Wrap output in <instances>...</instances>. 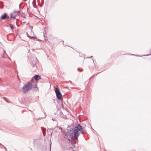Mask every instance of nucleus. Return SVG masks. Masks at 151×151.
Wrapping results in <instances>:
<instances>
[{"instance_id": "1", "label": "nucleus", "mask_w": 151, "mask_h": 151, "mask_svg": "<svg viewBox=\"0 0 151 151\" xmlns=\"http://www.w3.org/2000/svg\"><path fill=\"white\" fill-rule=\"evenodd\" d=\"M85 130L79 124L76 125L73 128L72 132V134L70 135L69 136L70 137L74 136V138L76 140L78 138V136L80 134H83L84 133Z\"/></svg>"}, {"instance_id": "2", "label": "nucleus", "mask_w": 151, "mask_h": 151, "mask_svg": "<svg viewBox=\"0 0 151 151\" xmlns=\"http://www.w3.org/2000/svg\"><path fill=\"white\" fill-rule=\"evenodd\" d=\"M32 85L30 82L25 84L22 87V91L24 93H26L30 90L32 88Z\"/></svg>"}, {"instance_id": "3", "label": "nucleus", "mask_w": 151, "mask_h": 151, "mask_svg": "<svg viewBox=\"0 0 151 151\" xmlns=\"http://www.w3.org/2000/svg\"><path fill=\"white\" fill-rule=\"evenodd\" d=\"M55 91L57 98L59 99H61L62 96L59 89L58 88H56Z\"/></svg>"}, {"instance_id": "4", "label": "nucleus", "mask_w": 151, "mask_h": 151, "mask_svg": "<svg viewBox=\"0 0 151 151\" xmlns=\"http://www.w3.org/2000/svg\"><path fill=\"white\" fill-rule=\"evenodd\" d=\"M33 62H32V60H31V61H30L31 64L33 67H35V66L36 64L37 59L36 58L34 57L33 58Z\"/></svg>"}, {"instance_id": "5", "label": "nucleus", "mask_w": 151, "mask_h": 151, "mask_svg": "<svg viewBox=\"0 0 151 151\" xmlns=\"http://www.w3.org/2000/svg\"><path fill=\"white\" fill-rule=\"evenodd\" d=\"M33 78L36 81L40 80L41 78V77L40 76L38 75H35L34 76Z\"/></svg>"}, {"instance_id": "6", "label": "nucleus", "mask_w": 151, "mask_h": 151, "mask_svg": "<svg viewBox=\"0 0 151 151\" xmlns=\"http://www.w3.org/2000/svg\"><path fill=\"white\" fill-rule=\"evenodd\" d=\"M7 17V14L6 13L4 14H2L1 17V18L2 19H5Z\"/></svg>"}, {"instance_id": "7", "label": "nucleus", "mask_w": 151, "mask_h": 151, "mask_svg": "<svg viewBox=\"0 0 151 151\" xmlns=\"http://www.w3.org/2000/svg\"><path fill=\"white\" fill-rule=\"evenodd\" d=\"M16 12H14L13 13H11V18H13V19H15V17H16V15H15Z\"/></svg>"}, {"instance_id": "8", "label": "nucleus", "mask_w": 151, "mask_h": 151, "mask_svg": "<svg viewBox=\"0 0 151 151\" xmlns=\"http://www.w3.org/2000/svg\"><path fill=\"white\" fill-rule=\"evenodd\" d=\"M52 130L53 129H50L47 130V132H48V133L49 134H50L51 136L52 134Z\"/></svg>"}, {"instance_id": "9", "label": "nucleus", "mask_w": 151, "mask_h": 151, "mask_svg": "<svg viewBox=\"0 0 151 151\" xmlns=\"http://www.w3.org/2000/svg\"><path fill=\"white\" fill-rule=\"evenodd\" d=\"M4 55L6 54V52L4 50Z\"/></svg>"}, {"instance_id": "10", "label": "nucleus", "mask_w": 151, "mask_h": 151, "mask_svg": "<svg viewBox=\"0 0 151 151\" xmlns=\"http://www.w3.org/2000/svg\"><path fill=\"white\" fill-rule=\"evenodd\" d=\"M78 70L79 71L81 72V71H82V69H81V70H80V68H78Z\"/></svg>"}, {"instance_id": "11", "label": "nucleus", "mask_w": 151, "mask_h": 151, "mask_svg": "<svg viewBox=\"0 0 151 151\" xmlns=\"http://www.w3.org/2000/svg\"><path fill=\"white\" fill-rule=\"evenodd\" d=\"M31 39H35V38L34 37H31Z\"/></svg>"}, {"instance_id": "12", "label": "nucleus", "mask_w": 151, "mask_h": 151, "mask_svg": "<svg viewBox=\"0 0 151 151\" xmlns=\"http://www.w3.org/2000/svg\"><path fill=\"white\" fill-rule=\"evenodd\" d=\"M11 29L12 30L13 29V27H12V26H11Z\"/></svg>"}, {"instance_id": "13", "label": "nucleus", "mask_w": 151, "mask_h": 151, "mask_svg": "<svg viewBox=\"0 0 151 151\" xmlns=\"http://www.w3.org/2000/svg\"><path fill=\"white\" fill-rule=\"evenodd\" d=\"M4 148V149H5V150H6V151H7V149H6V147H5Z\"/></svg>"}, {"instance_id": "14", "label": "nucleus", "mask_w": 151, "mask_h": 151, "mask_svg": "<svg viewBox=\"0 0 151 151\" xmlns=\"http://www.w3.org/2000/svg\"><path fill=\"white\" fill-rule=\"evenodd\" d=\"M59 129H62L61 127H60V128H59Z\"/></svg>"}, {"instance_id": "15", "label": "nucleus", "mask_w": 151, "mask_h": 151, "mask_svg": "<svg viewBox=\"0 0 151 151\" xmlns=\"http://www.w3.org/2000/svg\"><path fill=\"white\" fill-rule=\"evenodd\" d=\"M51 149V145H50V150Z\"/></svg>"}, {"instance_id": "16", "label": "nucleus", "mask_w": 151, "mask_h": 151, "mask_svg": "<svg viewBox=\"0 0 151 151\" xmlns=\"http://www.w3.org/2000/svg\"><path fill=\"white\" fill-rule=\"evenodd\" d=\"M151 55V54H150V55H146V56H147V55Z\"/></svg>"}, {"instance_id": "17", "label": "nucleus", "mask_w": 151, "mask_h": 151, "mask_svg": "<svg viewBox=\"0 0 151 151\" xmlns=\"http://www.w3.org/2000/svg\"><path fill=\"white\" fill-rule=\"evenodd\" d=\"M2 57H3V58H4V56H3Z\"/></svg>"}, {"instance_id": "18", "label": "nucleus", "mask_w": 151, "mask_h": 151, "mask_svg": "<svg viewBox=\"0 0 151 151\" xmlns=\"http://www.w3.org/2000/svg\"><path fill=\"white\" fill-rule=\"evenodd\" d=\"M43 133L44 136H45V135H44V132H43Z\"/></svg>"}, {"instance_id": "19", "label": "nucleus", "mask_w": 151, "mask_h": 151, "mask_svg": "<svg viewBox=\"0 0 151 151\" xmlns=\"http://www.w3.org/2000/svg\"><path fill=\"white\" fill-rule=\"evenodd\" d=\"M28 37H30V36H28Z\"/></svg>"}, {"instance_id": "20", "label": "nucleus", "mask_w": 151, "mask_h": 151, "mask_svg": "<svg viewBox=\"0 0 151 151\" xmlns=\"http://www.w3.org/2000/svg\"><path fill=\"white\" fill-rule=\"evenodd\" d=\"M9 59H10V58H9Z\"/></svg>"}, {"instance_id": "21", "label": "nucleus", "mask_w": 151, "mask_h": 151, "mask_svg": "<svg viewBox=\"0 0 151 151\" xmlns=\"http://www.w3.org/2000/svg\"><path fill=\"white\" fill-rule=\"evenodd\" d=\"M0 144L1 145V144L0 143Z\"/></svg>"}]
</instances>
